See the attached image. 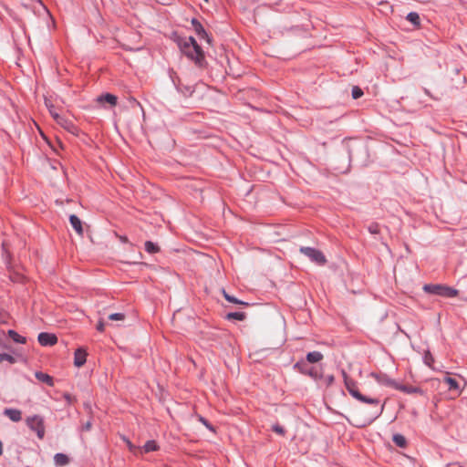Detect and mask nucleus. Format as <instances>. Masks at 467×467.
Returning a JSON list of instances; mask_svg holds the SVG:
<instances>
[{"label": "nucleus", "instance_id": "obj_1", "mask_svg": "<svg viewBox=\"0 0 467 467\" xmlns=\"http://www.w3.org/2000/svg\"><path fill=\"white\" fill-rule=\"evenodd\" d=\"M181 49L182 53L193 60L195 64L199 67H202L204 62V54L202 50L201 47L197 44L196 40L190 36L187 38L182 45Z\"/></svg>", "mask_w": 467, "mask_h": 467}, {"label": "nucleus", "instance_id": "obj_2", "mask_svg": "<svg viewBox=\"0 0 467 467\" xmlns=\"http://www.w3.org/2000/svg\"><path fill=\"white\" fill-rule=\"evenodd\" d=\"M345 386L349 393L357 400L368 404H378L379 400L363 396L358 390L356 382L351 379L345 371L342 372Z\"/></svg>", "mask_w": 467, "mask_h": 467}, {"label": "nucleus", "instance_id": "obj_3", "mask_svg": "<svg viewBox=\"0 0 467 467\" xmlns=\"http://www.w3.org/2000/svg\"><path fill=\"white\" fill-rule=\"evenodd\" d=\"M423 290L427 293L445 297H454L458 295V291L456 289L441 285H425L423 286Z\"/></svg>", "mask_w": 467, "mask_h": 467}, {"label": "nucleus", "instance_id": "obj_4", "mask_svg": "<svg viewBox=\"0 0 467 467\" xmlns=\"http://www.w3.org/2000/svg\"><path fill=\"white\" fill-rule=\"evenodd\" d=\"M26 425L34 431L39 439H43L45 436V425L44 419L39 415H34L27 417L26 420Z\"/></svg>", "mask_w": 467, "mask_h": 467}, {"label": "nucleus", "instance_id": "obj_5", "mask_svg": "<svg viewBox=\"0 0 467 467\" xmlns=\"http://www.w3.org/2000/svg\"><path fill=\"white\" fill-rule=\"evenodd\" d=\"M51 116L62 128L72 134H78V130L70 119L61 116L57 110H51Z\"/></svg>", "mask_w": 467, "mask_h": 467}, {"label": "nucleus", "instance_id": "obj_6", "mask_svg": "<svg viewBox=\"0 0 467 467\" xmlns=\"http://www.w3.org/2000/svg\"><path fill=\"white\" fill-rule=\"evenodd\" d=\"M300 252L306 255L312 262L323 265L326 264L327 260L322 252L311 248V247H301Z\"/></svg>", "mask_w": 467, "mask_h": 467}, {"label": "nucleus", "instance_id": "obj_7", "mask_svg": "<svg viewBox=\"0 0 467 467\" xmlns=\"http://www.w3.org/2000/svg\"><path fill=\"white\" fill-rule=\"evenodd\" d=\"M395 389L400 390L407 394L424 395V391L419 387H414V386L406 385V384H400L398 382H397Z\"/></svg>", "mask_w": 467, "mask_h": 467}, {"label": "nucleus", "instance_id": "obj_8", "mask_svg": "<svg viewBox=\"0 0 467 467\" xmlns=\"http://www.w3.org/2000/svg\"><path fill=\"white\" fill-rule=\"evenodd\" d=\"M57 341V338L54 334L42 332L38 335V342L42 346H53Z\"/></svg>", "mask_w": 467, "mask_h": 467}, {"label": "nucleus", "instance_id": "obj_9", "mask_svg": "<svg viewBox=\"0 0 467 467\" xmlns=\"http://www.w3.org/2000/svg\"><path fill=\"white\" fill-rule=\"evenodd\" d=\"M372 377L379 383L390 388L395 389L397 385V381L391 379L385 374H372Z\"/></svg>", "mask_w": 467, "mask_h": 467}, {"label": "nucleus", "instance_id": "obj_10", "mask_svg": "<svg viewBox=\"0 0 467 467\" xmlns=\"http://www.w3.org/2000/svg\"><path fill=\"white\" fill-rule=\"evenodd\" d=\"M87 352L83 348H78L74 354V365L78 368L82 367L87 360Z\"/></svg>", "mask_w": 467, "mask_h": 467}, {"label": "nucleus", "instance_id": "obj_11", "mask_svg": "<svg viewBox=\"0 0 467 467\" xmlns=\"http://www.w3.org/2000/svg\"><path fill=\"white\" fill-rule=\"evenodd\" d=\"M4 414L7 416L12 421L18 422L22 419V412L16 409H5Z\"/></svg>", "mask_w": 467, "mask_h": 467}, {"label": "nucleus", "instance_id": "obj_12", "mask_svg": "<svg viewBox=\"0 0 467 467\" xmlns=\"http://www.w3.org/2000/svg\"><path fill=\"white\" fill-rule=\"evenodd\" d=\"M69 222L74 228V230L77 232V234L80 236L83 235V227H82V222L81 220L75 214L70 215Z\"/></svg>", "mask_w": 467, "mask_h": 467}, {"label": "nucleus", "instance_id": "obj_13", "mask_svg": "<svg viewBox=\"0 0 467 467\" xmlns=\"http://www.w3.org/2000/svg\"><path fill=\"white\" fill-rule=\"evenodd\" d=\"M192 25L193 26L194 31L197 33V35L200 37L206 38L208 42L210 41L209 38H208L207 33L205 32L203 26H202V24L198 20L192 19Z\"/></svg>", "mask_w": 467, "mask_h": 467}, {"label": "nucleus", "instance_id": "obj_14", "mask_svg": "<svg viewBox=\"0 0 467 467\" xmlns=\"http://www.w3.org/2000/svg\"><path fill=\"white\" fill-rule=\"evenodd\" d=\"M159 450V445L155 441H148L143 447L139 449L140 453H148Z\"/></svg>", "mask_w": 467, "mask_h": 467}, {"label": "nucleus", "instance_id": "obj_15", "mask_svg": "<svg viewBox=\"0 0 467 467\" xmlns=\"http://www.w3.org/2000/svg\"><path fill=\"white\" fill-rule=\"evenodd\" d=\"M117 100H118L117 97L115 95H112L109 93H107V94L102 95L98 98V101L99 103L107 102V103L110 104L111 106H115L117 104Z\"/></svg>", "mask_w": 467, "mask_h": 467}, {"label": "nucleus", "instance_id": "obj_16", "mask_svg": "<svg viewBox=\"0 0 467 467\" xmlns=\"http://www.w3.org/2000/svg\"><path fill=\"white\" fill-rule=\"evenodd\" d=\"M35 376L39 381L44 382V383L47 384L48 386L54 385L53 379L48 374L37 371V372H36Z\"/></svg>", "mask_w": 467, "mask_h": 467}, {"label": "nucleus", "instance_id": "obj_17", "mask_svg": "<svg viewBox=\"0 0 467 467\" xmlns=\"http://www.w3.org/2000/svg\"><path fill=\"white\" fill-rule=\"evenodd\" d=\"M54 461L57 466H65L69 462V458L64 453H57Z\"/></svg>", "mask_w": 467, "mask_h": 467}, {"label": "nucleus", "instance_id": "obj_18", "mask_svg": "<svg viewBox=\"0 0 467 467\" xmlns=\"http://www.w3.org/2000/svg\"><path fill=\"white\" fill-rule=\"evenodd\" d=\"M322 358H323V355L318 351L309 352L306 355V359L310 363H317V362L322 360Z\"/></svg>", "mask_w": 467, "mask_h": 467}, {"label": "nucleus", "instance_id": "obj_19", "mask_svg": "<svg viewBox=\"0 0 467 467\" xmlns=\"http://www.w3.org/2000/svg\"><path fill=\"white\" fill-rule=\"evenodd\" d=\"M407 20L416 26H419L420 23V16L415 12L409 13L407 16Z\"/></svg>", "mask_w": 467, "mask_h": 467}, {"label": "nucleus", "instance_id": "obj_20", "mask_svg": "<svg viewBox=\"0 0 467 467\" xmlns=\"http://www.w3.org/2000/svg\"><path fill=\"white\" fill-rule=\"evenodd\" d=\"M393 441L397 446H399L400 448H404L407 444V441H406L405 437L401 434H395L393 436Z\"/></svg>", "mask_w": 467, "mask_h": 467}, {"label": "nucleus", "instance_id": "obj_21", "mask_svg": "<svg viewBox=\"0 0 467 467\" xmlns=\"http://www.w3.org/2000/svg\"><path fill=\"white\" fill-rule=\"evenodd\" d=\"M8 335L9 337L15 341V342H17V343H21V344H25L26 343V338L22 336H20L18 333H16V331L14 330H9L8 331Z\"/></svg>", "mask_w": 467, "mask_h": 467}, {"label": "nucleus", "instance_id": "obj_22", "mask_svg": "<svg viewBox=\"0 0 467 467\" xmlns=\"http://www.w3.org/2000/svg\"><path fill=\"white\" fill-rule=\"evenodd\" d=\"M145 250L150 253V254H155V253H158L160 248L158 245H156L155 244H153L152 242L150 241H147L145 243Z\"/></svg>", "mask_w": 467, "mask_h": 467}, {"label": "nucleus", "instance_id": "obj_23", "mask_svg": "<svg viewBox=\"0 0 467 467\" xmlns=\"http://www.w3.org/2000/svg\"><path fill=\"white\" fill-rule=\"evenodd\" d=\"M444 382L449 385L450 389H459V384L456 379L451 377H446L444 378Z\"/></svg>", "mask_w": 467, "mask_h": 467}, {"label": "nucleus", "instance_id": "obj_24", "mask_svg": "<svg viewBox=\"0 0 467 467\" xmlns=\"http://www.w3.org/2000/svg\"><path fill=\"white\" fill-rule=\"evenodd\" d=\"M226 317L227 319L244 320L245 318V314L242 312H233L227 314Z\"/></svg>", "mask_w": 467, "mask_h": 467}, {"label": "nucleus", "instance_id": "obj_25", "mask_svg": "<svg viewBox=\"0 0 467 467\" xmlns=\"http://www.w3.org/2000/svg\"><path fill=\"white\" fill-rule=\"evenodd\" d=\"M125 317H126L123 313H114L109 316V319L110 321H124Z\"/></svg>", "mask_w": 467, "mask_h": 467}, {"label": "nucleus", "instance_id": "obj_26", "mask_svg": "<svg viewBox=\"0 0 467 467\" xmlns=\"http://www.w3.org/2000/svg\"><path fill=\"white\" fill-rule=\"evenodd\" d=\"M122 440L126 442V444H127V446H128L129 450H130L131 452H133V453H135V454L139 452V449H140V448H138V447H136L135 445H133V444L131 443V441H130L129 439H127L126 437H124V436H123V437H122Z\"/></svg>", "mask_w": 467, "mask_h": 467}, {"label": "nucleus", "instance_id": "obj_27", "mask_svg": "<svg viewBox=\"0 0 467 467\" xmlns=\"http://www.w3.org/2000/svg\"><path fill=\"white\" fill-rule=\"evenodd\" d=\"M4 361H8L9 363H15L16 359L13 356H11L9 354L3 353V354H0V363H2Z\"/></svg>", "mask_w": 467, "mask_h": 467}, {"label": "nucleus", "instance_id": "obj_28", "mask_svg": "<svg viewBox=\"0 0 467 467\" xmlns=\"http://www.w3.org/2000/svg\"><path fill=\"white\" fill-rule=\"evenodd\" d=\"M362 95H363V91L361 90L360 88H358L357 86L353 87V88H352V98L354 99H359Z\"/></svg>", "mask_w": 467, "mask_h": 467}, {"label": "nucleus", "instance_id": "obj_29", "mask_svg": "<svg viewBox=\"0 0 467 467\" xmlns=\"http://www.w3.org/2000/svg\"><path fill=\"white\" fill-rule=\"evenodd\" d=\"M272 430H273V431H275V433H277L279 435L284 436L285 434V431L284 427H282L279 424H274L272 426Z\"/></svg>", "mask_w": 467, "mask_h": 467}, {"label": "nucleus", "instance_id": "obj_30", "mask_svg": "<svg viewBox=\"0 0 467 467\" xmlns=\"http://www.w3.org/2000/svg\"><path fill=\"white\" fill-rule=\"evenodd\" d=\"M223 296H224V298H225L227 301H229V302H231V303H234V304H244L243 302L239 301L237 298H235V297H234V296H232L228 295L224 290L223 291Z\"/></svg>", "mask_w": 467, "mask_h": 467}, {"label": "nucleus", "instance_id": "obj_31", "mask_svg": "<svg viewBox=\"0 0 467 467\" xmlns=\"http://www.w3.org/2000/svg\"><path fill=\"white\" fill-rule=\"evenodd\" d=\"M368 232L372 234H377L379 233V226L377 223H373L368 226Z\"/></svg>", "mask_w": 467, "mask_h": 467}, {"label": "nucleus", "instance_id": "obj_32", "mask_svg": "<svg viewBox=\"0 0 467 467\" xmlns=\"http://www.w3.org/2000/svg\"><path fill=\"white\" fill-rule=\"evenodd\" d=\"M424 362L429 367H431V364L433 362V358L430 352H427L424 357Z\"/></svg>", "mask_w": 467, "mask_h": 467}, {"label": "nucleus", "instance_id": "obj_33", "mask_svg": "<svg viewBox=\"0 0 467 467\" xmlns=\"http://www.w3.org/2000/svg\"><path fill=\"white\" fill-rule=\"evenodd\" d=\"M104 329H105V322L102 319H100L98 322L97 330L99 332H103Z\"/></svg>", "mask_w": 467, "mask_h": 467}, {"label": "nucleus", "instance_id": "obj_34", "mask_svg": "<svg viewBox=\"0 0 467 467\" xmlns=\"http://www.w3.org/2000/svg\"><path fill=\"white\" fill-rule=\"evenodd\" d=\"M45 104H46L47 108L48 109L50 114H51V110H56L54 105L47 99H45Z\"/></svg>", "mask_w": 467, "mask_h": 467}, {"label": "nucleus", "instance_id": "obj_35", "mask_svg": "<svg viewBox=\"0 0 467 467\" xmlns=\"http://www.w3.org/2000/svg\"><path fill=\"white\" fill-rule=\"evenodd\" d=\"M64 398L68 403H72L74 401V398L69 393H65Z\"/></svg>", "mask_w": 467, "mask_h": 467}, {"label": "nucleus", "instance_id": "obj_36", "mask_svg": "<svg viewBox=\"0 0 467 467\" xmlns=\"http://www.w3.org/2000/svg\"><path fill=\"white\" fill-rule=\"evenodd\" d=\"M203 425H205L209 430H211L212 431H214V429L213 427L207 421L205 420L204 423H202Z\"/></svg>", "mask_w": 467, "mask_h": 467}, {"label": "nucleus", "instance_id": "obj_37", "mask_svg": "<svg viewBox=\"0 0 467 467\" xmlns=\"http://www.w3.org/2000/svg\"><path fill=\"white\" fill-rule=\"evenodd\" d=\"M86 431H89L91 429V422L90 421H88L84 427H83Z\"/></svg>", "mask_w": 467, "mask_h": 467}, {"label": "nucleus", "instance_id": "obj_38", "mask_svg": "<svg viewBox=\"0 0 467 467\" xmlns=\"http://www.w3.org/2000/svg\"><path fill=\"white\" fill-rule=\"evenodd\" d=\"M119 239H120V241H121V242H123V243H127V242H128V239H127V237H125V236H120V237H119Z\"/></svg>", "mask_w": 467, "mask_h": 467}, {"label": "nucleus", "instance_id": "obj_39", "mask_svg": "<svg viewBox=\"0 0 467 467\" xmlns=\"http://www.w3.org/2000/svg\"><path fill=\"white\" fill-rule=\"evenodd\" d=\"M3 443L2 441H0V456L3 454Z\"/></svg>", "mask_w": 467, "mask_h": 467}, {"label": "nucleus", "instance_id": "obj_40", "mask_svg": "<svg viewBox=\"0 0 467 467\" xmlns=\"http://www.w3.org/2000/svg\"><path fill=\"white\" fill-rule=\"evenodd\" d=\"M199 420H200V421H201L202 423H204V422H205V420H205L204 418H202V417H200V418H199Z\"/></svg>", "mask_w": 467, "mask_h": 467}, {"label": "nucleus", "instance_id": "obj_41", "mask_svg": "<svg viewBox=\"0 0 467 467\" xmlns=\"http://www.w3.org/2000/svg\"><path fill=\"white\" fill-rule=\"evenodd\" d=\"M204 1H205L206 3H208V2H209V0H204Z\"/></svg>", "mask_w": 467, "mask_h": 467}, {"label": "nucleus", "instance_id": "obj_42", "mask_svg": "<svg viewBox=\"0 0 467 467\" xmlns=\"http://www.w3.org/2000/svg\"><path fill=\"white\" fill-rule=\"evenodd\" d=\"M466 467H467V462H466Z\"/></svg>", "mask_w": 467, "mask_h": 467}]
</instances>
